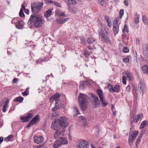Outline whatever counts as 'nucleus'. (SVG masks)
<instances>
[{"instance_id": "nucleus-3", "label": "nucleus", "mask_w": 148, "mask_h": 148, "mask_svg": "<svg viewBox=\"0 0 148 148\" xmlns=\"http://www.w3.org/2000/svg\"><path fill=\"white\" fill-rule=\"evenodd\" d=\"M88 97L85 94L80 93L78 97V99L80 103V107L83 110L86 108Z\"/></svg>"}, {"instance_id": "nucleus-2", "label": "nucleus", "mask_w": 148, "mask_h": 148, "mask_svg": "<svg viewBox=\"0 0 148 148\" xmlns=\"http://www.w3.org/2000/svg\"><path fill=\"white\" fill-rule=\"evenodd\" d=\"M44 22V20L41 15H32L30 17L28 24L29 27L30 28L34 27H39L43 25Z\"/></svg>"}, {"instance_id": "nucleus-62", "label": "nucleus", "mask_w": 148, "mask_h": 148, "mask_svg": "<svg viewBox=\"0 0 148 148\" xmlns=\"http://www.w3.org/2000/svg\"><path fill=\"white\" fill-rule=\"evenodd\" d=\"M24 11L27 14H28L29 12V10L27 9H25L24 10Z\"/></svg>"}, {"instance_id": "nucleus-64", "label": "nucleus", "mask_w": 148, "mask_h": 148, "mask_svg": "<svg viewBox=\"0 0 148 148\" xmlns=\"http://www.w3.org/2000/svg\"><path fill=\"white\" fill-rule=\"evenodd\" d=\"M88 48L90 50H92L93 49L92 47H91L90 46H88Z\"/></svg>"}, {"instance_id": "nucleus-56", "label": "nucleus", "mask_w": 148, "mask_h": 148, "mask_svg": "<svg viewBox=\"0 0 148 148\" xmlns=\"http://www.w3.org/2000/svg\"><path fill=\"white\" fill-rule=\"evenodd\" d=\"M22 94L24 96H26L28 95V93L26 91H25L23 92Z\"/></svg>"}, {"instance_id": "nucleus-25", "label": "nucleus", "mask_w": 148, "mask_h": 148, "mask_svg": "<svg viewBox=\"0 0 148 148\" xmlns=\"http://www.w3.org/2000/svg\"><path fill=\"white\" fill-rule=\"evenodd\" d=\"M52 11L51 10H49L47 11L44 14V16L46 18L49 17L51 15Z\"/></svg>"}, {"instance_id": "nucleus-55", "label": "nucleus", "mask_w": 148, "mask_h": 148, "mask_svg": "<svg viewBox=\"0 0 148 148\" xmlns=\"http://www.w3.org/2000/svg\"><path fill=\"white\" fill-rule=\"evenodd\" d=\"M9 102V100L8 99H7V100L5 102L3 105H4L5 106H8V104Z\"/></svg>"}, {"instance_id": "nucleus-61", "label": "nucleus", "mask_w": 148, "mask_h": 148, "mask_svg": "<svg viewBox=\"0 0 148 148\" xmlns=\"http://www.w3.org/2000/svg\"><path fill=\"white\" fill-rule=\"evenodd\" d=\"M3 137L2 136H1L0 137V143H1L3 140Z\"/></svg>"}, {"instance_id": "nucleus-36", "label": "nucleus", "mask_w": 148, "mask_h": 148, "mask_svg": "<svg viewBox=\"0 0 148 148\" xmlns=\"http://www.w3.org/2000/svg\"><path fill=\"white\" fill-rule=\"evenodd\" d=\"M19 15L20 17H22L25 16L24 14L23 13V10L22 8H21L19 12Z\"/></svg>"}, {"instance_id": "nucleus-6", "label": "nucleus", "mask_w": 148, "mask_h": 148, "mask_svg": "<svg viewBox=\"0 0 148 148\" xmlns=\"http://www.w3.org/2000/svg\"><path fill=\"white\" fill-rule=\"evenodd\" d=\"M68 141L67 139L65 138H62L58 139L55 142L53 145V147L57 148L62 145H65L67 143Z\"/></svg>"}, {"instance_id": "nucleus-58", "label": "nucleus", "mask_w": 148, "mask_h": 148, "mask_svg": "<svg viewBox=\"0 0 148 148\" xmlns=\"http://www.w3.org/2000/svg\"><path fill=\"white\" fill-rule=\"evenodd\" d=\"M126 90L128 91H130V86H127L126 88Z\"/></svg>"}, {"instance_id": "nucleus-38", "label": "nucleus", "mask_w": 148, "mask_h": 148, "mask_svg": "<svg viewBox=\"0 0 148 148\" xmlns=\"http://www.w3.org/2000/svg\"><path fill=\"white\" fill-rule=\"evenodd\" d=\"M58 15L59 16H62L63 17L65 18L67 16V15L65 14L64 12H61Z\"/></svg>"}, {"instance_id": "nucleus-1", "label": "nucleus", "mask_w": 148, "mask_h": 148, "mask_svg": "<svg viewBox=\"0 0 148 148\" xmlns=\"http://www.w3.org/2000/svg\"><path fill=\"white\" fill-rule=\"evenodd\" d=\"M68 125L67 119L64 116L60 117L59 119L53 121L51 123L52 129L56 131L54 133L55 139L64 138L62 137L64 135V128Z\"/></svg>"}, {"instance_id": "nucleus-42", "label": "nucleus", "mask_w": 148, "mask_h": 148, "mask_svg": "<svg viewBox=\"0 0 148 148\" xmlns=\"http://www.w3.org/2000/svg\"><path fill=\"white\" fill-rule=\"evenodd\" d=\"M107 87L109 89V91L110 92V90L112 89H113V87L111 84H108Z\"/></svg>"}, {"instance_id": "nucleus-8", "label": "nucleus", "mask_w": 148, "mask_h": 148, "mask_svg": "<svg viewBox=\"0 0 148 148\" xmlns=\"http://www.w3.org/2000/svg\"><path fill=\"white\" fill-rule=\"evenodd\" d=\"M132 131H130L129 133V138L128 140L129 144L131 146L132 144V141H133L137 135L138 133V131H135L134 132L133 134V136Z\"/></svg>"}, {"instance_id": "nucleus-12", "label": "nucleus", "mask_w": 148, "mask_h": 148, "mask_svg": "<svg viewBox=\"0 0 148 148\" xmlns=\"http://www.w3.org/2000/svg\"><path fill=\"white\" fill-rule=\"evenodd\" d=\"M127 79L130 81L134 80V78L132 73L130 72L127 71L125 72V75H124Z\"/></svg>"}, {"instance_id": "nucleus-35", "label": "nucleus", "mask_w": 148, "mask_h": 148, "mask_svg": "<svg viewBox=\"0 0 148 148\" xmlns=\"http://www.w3.org/2000/svg\"><path fill=\"white\" fill-rule=\"evenodd\" d=\"M124 10L123 9L121 10L119 13V18H121L123 15Z\"/></svg>"}, {"instance_id": "nucleus-44", "label": "nucleus", "mask_w": 148, "mask_h": 148, "mask_svg": "<svg viewBox=\"0 0 148 148\" xmlns=\"http://www.w3.org/2000/svg\"><path fill=\"white\" fill-rule=\"evenodd\" d=\"M45 3L47 4L49 3H52L53 4V1L51 0H45Z\"/></svg>"}, {"instance_id": "nucleus-20", "label": "nucleus", "mask_w": 148, "mask_h": 148, "mask_svg": "<svg viewBox=\"0 0 148 148\" xmlns=\"http://www.w3.org/2000/svg\"><path fill=\"white\" fill-rule=\"evenodd\" d=\"M119 85H116L113 89L110 90V92H118L119 91Z\"/></svg>"}, {"instance_id": "nucleus-31", "label": "nucleus", "mask_w": 148, "mask_h": 148, "mask_svg": "<svg viewBox=\"0 0 148 148\" xmlns=\"http://www.w3.org/2000/svg\"><path fill=\"white\" fill-rule=\"evenodd\" d=\"M122 31L123 33L128 32V28L127 24L125 25L124 28L123 29Z\"/></svg>"}, {"instance_id": "nucleus-50", "label": "nucleus", "mask_w": 148, "mask_h": 148, "mask_svg": "<svg viewBox=\"0 0 148 148\" xmlns=\"http://www.w3.org/2000/svg\"><path fill=\"white\" fill-rule=\"evenodd\" d=\"M143 135V133H141L139 135V136L138 137V140H140L141 138L142 137Z\"/></svg>"}, {"instance_id": "nucleus-7", "label": "nucleus", "mask_w": 148, "mask_h": 148, "mask_svg": "<svg viewBox=\"0 0 148 148\" xmlns=\"http://www.w3.org/2000/svg\"><path fill=\"white\" fill-rule=\"evenodd\" d=\"M97 92L101 102L102 105L104 107L106 106L108 103L105 100V97L103 95L102 91L99 89H97Z\"/></svg>"}, {"instance_id": "nucleus-21", "label": "nucleus", "mask_w": 148, "mask_h": 148, "mask_svg": "<svg viewBox=\"0 0 148 148\" xmlns=\"http://www.w3.org/2000/svg\"><path fill=\"white\" fill-rule=\"evenodd\" d=\"M68 5L71 6L72 4L75 5L77 3V2L75 0H66Z\"/></svg>"}, {"instance_id": "nucleus-59", "label": "nucleus", "mask_w": 148, "mask_h": 148, "mask_svg": "<svg viewBox=\"0 0 148 148\" xmlns=\"http://www.w3.org/2000/svg\"><path fill=\"white\" fill-rule=\"evenodd\" d=\"M134 18H138L139 17L138 15V13L137 12H135L134 14Z\"/></svg>"}, {"instance_id": "nucleus-27", "label": "nucleus", "mask_w": 148, "mask_h": 148, "mask_svg": "<svg viewBox=\"0 0 148 148\" xmlns=\"http://www.w3.org/2000/svg\"><path fill=\"white\" fill-rule=\"evenodd\" d=\"M23 97H17L15 98L14 99V101L21 102L23 101Z\"/></svg>"}, {"instance_id": "nucleus-30", "label": "nucleus", "mask_w": 148, "mask_h": 148, "mask_svg": "<svg viewBox=\"0 0 148 148\" xmlns=\"http://www.w3.org/2000/svg\"><path fill=\"white\" fill-rule=\"evenodd\" d=\"M147 122H148L147 121H143L141 123L140 127V129H141L143 128L144 127H145V126L146 125V123Z\"/></svg>"}, {"instance_id": "nucleus-54", "label": "nucleus", "mask_w": 148, "mask_h": 148, "mask_svg": "<svg viewBox=\"0 0 148 148\" xmlns=\"http://www.w3.org/2000/svg\"><path fill=\"white\" fill-rule=\"evenodd\" d=\"M119 21V18H117L115 19L114 21V24H116V23L117 24H118V22Z\"/></svg>"}, {"instance_id": "nucleus-24", "label": "nucleus", "mask_w": 148, "mask_h": 148, "mask_svg": "<svg viewBox=\"0 0 148 148\" xmlns=\"http://www.w3.org/2000/svg\"><path fill=\"white\" fill-rule=\"evenodd\" d=\"M60 97V95L59 93H57L51 97V99H54L55 101H56Z\"/></svg>"}, {"instance_id": "nucleus-57", "label": "nucleus", "mask_w": 148, "mask_h": 148, "mask_svg": "<svg viewBox=\"0 0 148 148\" xmlns=\"http://www.w3.org/2000/svg\"><path fill=\"white\" fill-rule=\"evenodd\" d=\"M140 140H138V138L137 139V140H136V146H137L139 143L140 142Z\"/></svg>"}, {"instance_id": "nucleus-45", "label": "nucleus", "mask_w": 148, "mask_h": 148, "mask_svg": "<svg viewBox=\"0 0 148 148\" xmlns=\"http://www.w3.org/2000/svg\"><path fill=\"white\" fill-rule=\"evenodd\" d=\"M55 5L58 6V7H61V5L58 2H55L54 3H53Z\"/></svg>"}, {"instance_id": "nucleus-17", "label": "nucleus", "mask_w": 148, "mask_h": 148, "mask_svg": "<svg viewBox=\"0 0 148 148\" xmlns=\"http://www.w3.org/2000/svg\"><path fill=\"white\" fill-rule=\"evenodd\" d=\"M24 23L22 21H19L16 25V27L18 29H21L23 27Z\"/></svg>"}, {"instance_id": "nucleus-49", "label": "nucleus", "mask_w": 148, "mask_h": 148, "mask_svg": "<svg viewBox=\"0 0 148 148\" xmlns=\"http://www.w3.org/2000/svg\"><path fill=\"white\" fill-rule=\"evenodd\" d=\"M59 114V113L58 112H53L52 114V116H56L57 115H58Z\"/></svg>"}, {"instance_id": "nucleus-9", "label": "nucleus", "mask_w": 148, "mask_h": 148, "mask_svg": "<svg viewBox=\"0 0 148 148\" xmlns=\"http://www.w3.org/2000/svg\"><path fill=\"white\" fill-rule=\"evenodd\" d=\"M88 143L84 140H81L77 145V148H88Z\"/></svg>"}, {"instance_id": "nucleus-43", "label": "nucleus", "mask_w": 148, "mask_h": 148, "mask_svg": "<svg viewBox=\"0 0 148 148\" xmlns=\"http://www.w3.org/2000/svg\"><path fill=\"white\" fill-rule=\"evenodd\" d=\"M34 123H33L31 121H30L29 123H28V125L27 126V127L29 128L32 125H34Z\"/></svg>"}, {"instance_id": "nucleus-5", "label": "nucleus", "mask_w": 148, "mask_h": 148, "mask_svg": "<svg viewBox=\"0 0 148 148\" xmlns=\"http://www.w3.org/2000/svg\"><path fill=\"white\" fill-rule=\"evenodd\" d=\"M105 30L107 34H108V28L107 26L104 25L103 28L100 29L98 30V32L102 40H105L107 43H110V41L109 39L106 37L104 36V30Z\"/></svg>"}, {"instance_id": "nucleus-22", "label": "nucleus", "mask_w": 148, "mask_h": 148, "mask_svg": "<svg viewBox=\"0 0 148 148\" xmlns=\"http://www.w3.org/2000/svg\"><path fill=\"white\" fill-rule=\"evenodd\" d=\"M39 117L38 115H36L33 119L31 120L33 123H34V124H36L38 121L39 120Z\"/></svg>"}, {"instance_id": "nucleus-19", "label": "nucleus", "mask_w": 148, "mask_h": 148, "mask_svg": "<svg viewBox=\"0 0 148 148\" xmlns=\"http://www.w3.org/2000/svg\"><path fill=\"white\" fill-rule=\"evenodd\" d=\"M87 42L89 44H92L95 41V39L92 36H90L86 40Z\"/></svg>"}, {"instance_id": "nucleus-41", "label": "nucleus", "mask_w": 148, "mask_h": 148, "mask_svg": "<svg viewBox=\"0 0 148 148\" xmlns=\"http://www.w3.org/2000/svg\"><path fill=\"white\" fill-rule=\"evenodd\" d=\"M8 107V106H5L4 105H3V108H2V111L3 112H5L6 111V108L7 107Z\"/></svg>"}, {"instance_id": "nucleus-23", "label": "nucleus", "mask_w": 148, "mask_h": 148, "mask_svg": "<svg viewBox=\"0 0 148 148\" xmlns=\"http://www.w3.org/2000/svg\"><path fill=\"white\" fill-rule=\"evenodd\" d=\"M142 70L145 73H148V66L147 65H145L142 68Z\"/></svg>"}, {"instance_id": "nucleus-53", "label": "nucleus", "mask_w": 148, "mask_h": 148, "mask_svg": "<svg viewBox=\"0 0 148 148\" xmlns=\"http://www.w3.org/2000/svg\"><path fill=\"white\" fill-rule=\"evenodd\" d=\"M124 3L126 6H128V3L127 0H125L124 1Z\"/></svg>"}, {"instance_id": "nucleus-32", "label": "nucleus", "mask_w": 148, "mask_h": 148, "mask_svg": "<svg viewBox=\"0 0 148 148\" xmlns=\"http://www.w3.org/2000/svg\"><path fill=\"white\" fill-rule=\"evenodd\" d=\"M132 120L130 122V124H132L134 122L137 123L138 121L137 120L136 116H133Z\"/></svg>"}, {"instance_id": "nucleus-51", "label": "nucleus", "mask_w": 148, "mask_h": 148, "mask_svg": "<svg viewBox=\"0 0 148 148\" xmlns=\"http://www.w3.org/2000/svg\"><path fill=\"white\" fill-rule=\"evenodd\" d=\"M105 19V20L107 21L108 23V22H110V20L109 19V17L107 16H105L104 17Z\"/></svg>"}, {"instance_id": "nucleus-48", "label": "nucleus", "mask_w": 148, "mask_h": 148, "mask_svg": "<svg viewBox=\"0 0 148 148\" xmlns=\"http://www.w3.org/2000/svg\"><path fill=\"white\" fill-rule=\"evenodd\" d=\"M135 20L134 21V23L136 24H137L139 21V17L134 18Z\"/></svg>"}, {"instance_id": "nucleus-60", "label": "nucleus", "mask_w": 148, "mask_h": 148, "mask_svg": "<svg viewBox=\"0 0 148 148\" xmlns=\"http://www.w3.org/2000/svg\"><path fill=\"white\" fill-rule=\"evenodd\" d=\"M55 107L56 108V110H58L59 108V105H57L56 104L55 106Z\"/></svg>"}, {"instance_id": "nucleus-13", "label": "nucleus", "mask_w": 148, "mask_h": 148, "mask_svg": "<svg viewBox=\"0 0 148 148\" xmlns=\"http://www.w3.org/2000/svg\"><path fill=\"white\" fill-rule=\"evenodd\" d=\"M33 114L31 113H29L28 114V115L25 117H21V119L23 120V122L28 121L32 117Z\"/></svg>"}, {"instance_id": "nucleus-11", "label": "nucleus", "mask_w": 148, "mask_h": 148, "mask_svg": "<svg viewBox=\"0 0 148 148\" xmlns=\"http://www.w3.org/2000/svg\"><path fill=\"white\" fill-rule=\"evenodd\" d=\"M92 98L93 99V101L96 107H98L99 105L100 102L98 97L95 94H92L91 95Z\"/></svg>"}, {"instance_id": "nucleus-15", "label": "nucleus", "mask_w": 148, "mask_h": 148, "mask_svg": "<svg viewBox=\"0 0 148 148\" xmlns=\"http://www.w3.org/2000/svg\"><path fill=\"white\" fill-rule=\"evenodd\" d=\"M68 19V18H66L64 17H60L57 19V23L58 24H62L64 23Z\"/></svg>"}, {"instance_id": "nucleus-40", "label": "nucleus", "mask_w": 148, "mask_h": 148, "mask_svg": "<svg viewBox=\"0 0 148 148\" xmlns=\"http://www.w3.org/2000/svg\"><path fill=\"white\" fill-rule=\"evenodd\" d=\"M123 51L124 53H127L129 51V49L127 47H125L123 49Z\"/></svg>"}, {"instance_id": "nucleus-4", "label": "nucleus", "mask_w": 148, "mask_h": 148, "mask_svg": "<svg viewBox=\"0 0 148 148\" xmlns=\"http://www.w3.org/2000/svg\"><path fill=\"white\" fill-rule=\"evenodd\" d=\"M43 3L42 2H34L31 4V8L32 13L36 14L39 12L43 8Z\"/></svg>"}, {"instance_id": "nucleus-34", "label": "nucleus", "mask_w": 148, "mask_h": 148, "mask_svg": "<svg viewBox=\"0 0 148 148\" xmlns=\"http://www.w3.org/2000/svg\"><path fill=\"white\" fill-rule=\"evenodd\" d=\"M13 137V136L10 135L8 136L7 137L5 138V140L6 142H8Z\"/></svg>"}, {"instance_id": "nucleus-39", "label": "nucleus", "mask_w": 148, "mask_h": 148, "mask_svg": "<svg viewBox=\"0 0 148 148\" xmlns=\"http://www.w3.org/2000/svg\"><path fill=\"white\" fill-rule=\"evenodd\" d=\"M122 82L124 84H125L126 83V77L125 76H123L122 78Z\"/></svg>"}, {"instance_id": "nucleus-28", "label": "nucleus", "mask_w": 148, "mask_h": 148, "mask_svg": "<svg viewBox=\"0 0 148 148\" xmlns=\"http://www.w3.org/2000/svg\"><path fill=\"white\" fill-rule=\"evenodd\" d=\"M69 10L72 13H75L76 12V8L74 7H72L71 6H69Z\"/></svg>"}, {"instance_id": "nucleus-37", "label": "nucleus", "mask_w": 148, "mask_h": 148, "mask_svg": "<svg viewBox=\"0 0 148 148\" xmlns=\"http://www.w3.org/2000/svg\"><path fill=\"white\" fill-rule=\"evenodd\" d=\"M79 119L82 121L83 122L85 123H86V119L84 116H81L79 118Z\"/></svg>"}, {"instance_id": "nucleus-63", "label": "nucleus", "mask_w": 148, "mask_h": 148, "mask_svg": "<svg viewBox=\"0 0 148 148\" xmlns=\"http://www.w3.org/2000/svg\"><path fill=\"white\" fill-rule=\"evenodd\" d=\"M18 79L17 78H15L13 79V81L14 83H16Z\"/></svg>"}, {"instance_id": "nucleus-10", "label": "nucleus", "mask_w": 148, "mask_h": 148, "mask_svg": "<svg viewBox=\"0 0 148 148\" xmlns=\"http://www.w3.org/2000/svg\"><path fill=\"white\" fill-rule=\"evenodd\" d=\"M139 86L140 87V93L142 92V95L143 96L145 92L144 90L145 88V85L144 83L143 80H140L139 82Z\"/></svg>"}, {"instance_id": "nucleus-14", "label": "nucleus", "mask_w": 148, "mask_h": 148, "mask_svg": "<svg viewBox=\"0 0 148 148\" xmlns=\"http://www.w3.org/2000/svg\"><path fill=\"white\" fill-rule=\"evenodd\" d=\"M43 138L42 136L39 137L34 136V140L35 143L37 144H39L41 143L43 141Z\"/></svg>"}, {"instance_id": "nucleus-18", "label": "nucleus", "mask_w": 148, "mask_h": 148, "mask_svg": "<svg viewBox=\"0 0 148 148\" xmlns=\"http://www.w3.org/2000/svg\"><path fill=\"white\" fill-rule=\"evenodd\" d=\"M88 83V82L87 81H82V82H81L79 86V89L83 90L85 88V86L87 85Z\"/></svg>"}, {"instance_id": "nucleus-29", "label": "nucleus", "mask_w": 148, "mask_h": 148, "mask_svg": "<svg viewBox=\"0 0 148 148\" xmlns=\"http://www.w3.org/2000/svg\"><path fill=\"white\" fill-rule=\"evenodd\" d=\"M108 0H97L98 3L101 5H103L106 3V1Z\"/></svg>"}, {"instance_id": "nucleus-16", "label": "nucleus", "mask_w": 148, "mask_h": 148, "mask_svg": "<svg viewBox=\"0 0 148 148\" xmlns=\"http://www.w3.org/2000/svg\"><path fill=\"white\" fill-rule=\"evenodd\" d=\"M113 30L115 35H116L118 33L119 31V26L118 24H113Z\"/></svg>"}, {"instance_id": "nucleus-47", "label": "nucleus", "mask_w": 148, "mask_h": 148, "mask_svg": "<svg viewBox=\"0 0 148 148\" xmlns=\"http://www.w3.org/2000/svg\"><path fill=\"white\" fill-rule=\"evenodd\" d=\"M131 127L130 128V131H132V132L134 131V125H133V124H131Z\"/></svg>"}, {"instance_id": "nucleus-26", "label": "nucleus", "mask_w": 148, "mask_h": 148, "mask_svg": "<svg viewBox=\"0 0 148 148\" xmlns=\"http://www.w3.org/2000/svg\"><path fill=\"white\" fill-rule=\"evenodd\" d=\"M143 21L145 25H147L148 24V21L147 19V16L145 15L143 16L142 17Z\"/></svg>"}, {"instance_id": "nucleus-33", "label": "nucleus", "mask_w": 148, "mask_h": 148, "mask_svg": "<svg viewBox=\"0 0 148 148\" xmlns=\"http://www.w3.org/2000/svg\"><path fill=\"white\" fill-rule=\"evenodd\" d=\"M137 120L139 121L140 119H142L143 117V114L140 113L139 114L137 115L136 116Z\"/></svg>"}, {"instance_id": "nucleus-46", "label": "nucleus", "mask_w": 148, "mask_h": 148, "mask_svg": "<svg viewBox=\"0 0 148 148\" xmlns=\"http://www.w3.org/2000/svg\"><path fill=\"white\" fill-rule=\"evenodd\" d=\"M123 62H125V63H127L129 61V59L128 58H124L123 59Z\"/></svg>"}, {"instance_id": "nucleus-52", "label": "nucleus", "mask_w": 148, "mask_h": 148, "mask_svg": "<svg viewBox=\"0 0 148 148\" xmlns=\"http://www.w3.org/2000/svg\"><path fill=\"white\" fill-rule=\"evenodd\" d=\"M73 110L74 111L76 112L77 114L76 116H77V115L79 114V112L77 108L76 107L74 108Z\"/></svg>"}]
</instances>
